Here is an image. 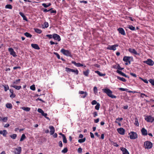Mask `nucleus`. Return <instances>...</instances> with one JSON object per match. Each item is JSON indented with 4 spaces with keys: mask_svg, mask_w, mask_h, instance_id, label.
Instances as JSON below:
<instances>
[{
    "mask_svg": "<svg viewBox=\"0 0 154 154\" xmlns=\"http://www.w3.org/2000/svg\"><path fill=\"white\" fill-rule=\"evenodd\" d=\"M139 78L140 79H141L142 81H143L145 83H148V81L146 79H143V78H141L140 77Z\"/></svg>",
    "mask_w": 154,
    "mask_h": 154,
    "instance_id": "obj_49",
    "label": "nucleus"
},
{
    "mask_svg": "<svg viewBox=\"0 0 154 154\" xmlns=\"http://www.w3.org/2000/svg\"><path fill=\"white\" fill-rule=\"evenodd\" d=\"M7 134L8 132L6 130H4L3 131H0V134H2L3 136L4 137H6Z\"/></svg>",
    "mask_w": 154,
    "mask_h": 154,
    "instance_id": "obj_20",
    "label": "nucleus"
},
{
    "mask_svg": "<svg viewBox=\"0 0 154 154\" xmlns=\"http://www.w3.org/2000/svg\"><path fill=\"white\" fill-rule=\"evenodd\" d=\"M42 115L43 116H44L47 119H48L49 120H50V119L48 117H47V113H45L44 112L43 113V114Z\"/></svg>",
    "mask_w": 154,
    "mask_h": 154,
    "instance_id": "obj_44",
    "label": "nucleus"
},
{
    "mask_svg": "<svg viewBox=\"0 0 154 154\" xmlns=\"http://www.w3.org/2000/svg\"><path fill=\"white\" fill-rule=\"evenodd\" d=\"M103 91L104 93H106L107 95L109 97L112 98H116V97L112 94V91L109 89L106 88L104 89H103Z\"/></svg>",
    "mask_w": 154,
    "mask_h": 154,
    "instance_id": "obj_2",
    "label": "nucleus"
},
{
    "mask_svg": "<svg viewBox=\"0 0 154 154\" xmlns=\"http://www.w3.org/2000/svg\"><path fill=\"white\" fill-rule=\"evenodd\" d=\"M53 9V8H51V9H50L49 10H48L46 8H42V11L44 12H48L49 11H50L51 10H52Z\"/></svg>",
    "mask_w": 154,
    "mask_h": 154,
    "instance_id": "obj_38",
    "label": "nucleus"
},
{
    "mask_svg": "<svg viewBox=\"0 0 154 154\" xmlns=\"http://www.w3.org/2000/svg\"><path fill=\"white\" fill-rule=\"evenodd\" d=\"M119 32L122 35H125V33L124 29H118Z\"/></svg>",
    "mask_w": 154,
    "mask_h": 154,
    "instance_id": "obj_25",
    "label": "nucleus"
},
{
    "mask_svg": "<svg viewBox=\"0 0 154 154\" xmlns=\"http://www.w3.org/2000/svg\"><path fill=\"white\" fill-rule=\"evenodd\" d=\"M141 132L143 135L146 136L148 134L147 130L144 128H143L141 130Z\"/></svg>",
    "mask_w": 154,
    "mask_h": 154,
    "instance_id": "obj_16",
    "label": "nucleus"
},
{
    "mask_svg": "<svg viewBox=\"0 0 154 154\" xmlns=\"http://www.w3.org/2000/svg\"><path fill=\"white\" fill-rule=\"evenodd\" d=\"M5 8L9 9H12V6L11 5H7L5 6Z\"/></svg>",
    "mask_w": 154,
    "mask_h": 154,
    "instance_id": "obj_36",
    "label": "nucleus"
},
{
    "mask_svg": "<svg viewBox=\"0 0 154 154\" xmlns=\"http://www.w3.org/2000/svg\"><path fill=\"white\" fill-rule=\"evenodd\" d=\"M24 35L27 37L31 38L32 37V35L27 32H26L24 33Z\"/></svg>",
    "mask_w": 154,
    "mask_h": 154,
    "instance_id": "obj_28",
    "label": "nucleus"
},
{
    "mask_svg": "<svg viewBox=\"0 0 154 154\" xmlns=\"http://www.w3.org/2000/svg\"><path fill=\"white\" fill-rule=\"evenodd\" d=\"M20 79H18L16 80L15 81H14L13 83V84H15L17 85L20 82Z\"/></svg>",
    "mask_w": 154,
    "mask_h": 154,
    "instance_id": "obj_40",
    "label": "nucleus"
},
{
    "mask_svg": "<svg viewBox=\"0 0 154 154\" xmlns=\"http://www.w3.org/2000/svg\"><path fill=\"white\" fill-rule=\"evenodd\" d=\"M123 60L126 63H125L126 65L130 64L131 61H133V57H132L124 56L123 59Z\"/></svg>",
    "mask_w": 154,
    "mask_h": 154,
    "instance_id": "obj_4",
    "label": "nucleus"
},
{
    "mask_svg": "<svg viewBox=\"0 0 154 154\" xmlns=\"http://www.w3.org/2000/svg\"><path fill=\"white\" fill-rule=\"evenodd\" d=\"M11 86L15 88L17 90H20L21 88V86L20 85L17 86L14 85H11Z\"/></svg>",
    "mask_w": 154,
    "mask_h": 154,
    "instance_id": "obj_23",
    "label": "nucleus"
},
{
    "mask_svg": "<svg viewBox=\"0 0 154 154\" xmlns=\"http://www.w3.org/2000/svg\"><path fill=\"white\" fill-rule=\"evenodd\" d=\"M79 93L81 94H84V95H83L81 97L83 98H85L88 95V94L86 92H85L82 91H79Z\"/></svg>",
    "mask_w": 154,
    "mask_h": 154,
    "instance_id": "obj_18",
    "label": "nucleus"
},
{
    "mask_svg": "<svg viewBox=\"0 0 154 154\" xmlns=\"http://www.w3.org/2000/svg\"><path fill=\"white\" fill-rule=\"evenodd\" d=\"M120 149L122 152L123 154H129V153L127 149L125 148L121 147Z\"/></svg>",
    "mask_w": 154,
    "mask_h": 154,
    "instance_id": "obj_15",
    "label": "nucleus"
},
{
    "mask_svg": "<svg viewBox=\"0 0 154 154\" xmlns=\"http://www.w3.org/2000/svg\"><path fill=\"white\" fill-rule=\"evenodd\" d=\"M149 82L152 85L154 86V79H150Z\"/></svg>",
    "mask_w": 154,
    "mask_h": 154,
    "instance_id": "obj_47",
    "label": "nucleus"
},
{
    "mask_svg": "<svg viewBox=\"0 0 154 154\" xmlns=\"http://www.w3.org/2000/svg\"><path fill=\"white\" fill-rule=\"evenodd\" d=\"M4 87V90L5 91H6L9 89V87L8 85H3Z\"/></svg>",
    "mask_w": 154,
    "mask_h": 154,
    "instance_id": "obj_37",
    "label": "nucleus"
},
{
    "mask_svg": "<svg viewBox=\"0 0 154 154\" xmlns=\"http://www.w3.org/2000/svg\"><path fill=\"white\" fill-rule=\"evenodd\" d=\"M59 146L61 147L63 146V144L61 141H59Z\"/></svg>",
    "mask_w": 154,
    "mask_h": 154,
    "instance_id": "obj_63",
    "label": "nucleus"
},
{
    "mask_svg": "<svg viewBox=\"0 0 154 154\" xmlns=\"http://www.w3.org/2000/svg\"><path fill=\"white\" fill-rule=\"evenodd\" d=\"M145 119L148 122L152 123L154 121V118L151 116H147L145 118Z\"/></svg>",
    "mask_w": 154,
    "mask_h": 154,
    "instance_id": "obj_7",
    "label": "nucleus"
},
{
    "mask_svg": "<svg viewBox=\"0 0 154 154\" xmlns=\"http://www.w3.org/2000/svg\"><path fill=\"white\" fill-rule=\"evenodd\" d=\"M37 111L41 113V114L42 115L43 114V113L44 112L43 111L42 109H40V108H38V109Z\"/></svg>",
    "mask_w": 154,
    "mask_h": 154,
    "instance_id": "obj_45",
    "label": "nucleus"
},
{
    "mask_svg": "<svg viewBox=\"0 0 154 154\" xmlns=\"http://www.w3.org/2000/svg\"><path fill=\"white\" fill-rule=\"evenodd\" d=\"M30 89L33 91H35V85L33 84L30 87Z\"/></svg>",
    "mask_w": 154,
    "mask_h": 154,
    "instance_id": "obj_43",
    "label": "nucleus"
},
{
    "mask_svg": "<svg viewBox=\"0 0 154 154\" xmlns=\"http://www.w3.org/2000/svg\"><path fill=\"white\" fill-rule=\"evenodd\" d=\"M14 151L13 152L14 154H20L21 152L22 149L21 147H18L14 148Z\"/></svg>",
    "mask_w": 154,
    "mask_h": 154,
    "instance_id": "obj_9",
    "label": "nucleus"
},
{
    "mask_svg": "<svg viewBox=\"0 0 154 154\" xmlns=\"http://www.w3.org/2000/svg\"><path fill=\"white\" fill-rule=\"evenodd\" d=\"M71 72H74L76 75H78L79 74V71L77 69H71Z\"/></svg>",
    "mask_w": 154,
    "mask_h": 154,
    "instance_id": "obj_34",
    "label": "nucleus"
},
{
    "mask_svg": "<svg viewBox=\"0 0 154 154\" xmlns=\"http://www.w3.org/2000/svg\"><path fill=\"white\" fill-rule=\"evenodd\" d=\"M35 32L39 34H40L42 32V31L41 29H35Z\"/></svg>",
    "mask_w": 154,
    "mask_h": 154,
    "instance_id": "obj_52",
    "label": "nucleus"
},
{
    "mask_svg": "<svg viewBox=\"0 0 154 154\" xmlns=\"http://www.w3.org/2000/svg\"><path fill=\"white\" fill-rule=\"evenodd\" d=\"M15 94L14 93L11 94L10 95V97L12 98H13L15 97Z\"/></svg>",
    "mask_w": 154,
    "mask_h": 154,
    "instance_id": "obj_64",
    "label": "nucleus"
},
{
    "mask_svg": "<svg viewBox=\"0 0 154 154\" xmlns=\"http://www.w3.org/2000/svg\"><path fill=\"white\" fill-rule=\"evenodd\" d=\"M143 63L150 66H152L154 64V62L150 59H149L146 60L144 61Z\"/></svg>",
    "mask_w": 154,
    "mask_h": 154,
    "instance_id": "obj_8",
    "label": "nucleus"
},
{
    "mask_svg": "<svg viewBox=\"0 0 154 154\" xmlns=\"http://www.w3.org/2000/svg\"><path fill=\"white\" fill-rule=\"evenodd\" d=\"M89 71L88 69L85 71H83V73L84 75L86 76H88V74L89 73Z\"/></svg>",
    "mask_w": 154,
    "mask_h": 154,
    "instance_id": "obj_32",
    "label": "nucleus"
},
{
    "mask_svg": "<svg viewBox=\"0 0 154 154\" xmlns=\"http://www.w3.org/2000/svg\"><path fill=\"white\" fill-rule=\"evenodd\" d=\"M49 26L48 23L47 22H45L44 23L43 28H47Z\"/></svg>",
    "mask_w": 154,
    "mask_h": 154,
    "instance_id": "obj_39",
    "label": "nucleus"
},
{
    "mask_svg": "<svg viewBox=\"0 0 154 154\" xmlns=\"http://www.w3.org/2000/svg\"><path fill=\"white\" fill-rule=\"evenodd\" d=\"M53 38L59 42L61 40V38L60 35L54 33L53 34Z\"/></svg>",
    "mask_w": 154,
    "mask_h": 154,
    "instance_id": "obj_12",
    "label": "nucleus"
},
{
    "mask_svg": "<svg viewBox=\"0 0 154 154\" xmlns=\"http://www.w3.org/2000/svg\"><path fill=\"white\" fill-rule=\"evenodd\" d=\"M31 45L33 48L37 50L40 49L38 45L37 44H31Z\"/></svg>",
    "mask_w": 154,
    "mask_h": 154,
    "instance_id": "obj_21",
    "label": "nucleus"
},
{
    "mask_svg": "<svg viewBox=\"0 0 154 154\" xmlns=\"http://www.w3.org/2000/svg\"><path fill=\"white\" fill-rule=\"evenodd\" d=\"M49 128L50 129V133L51 135H53L54 134L55 129L53 126H50Z\"/></svg>",
    "mask_w": 154,
    "mask_h": 154,
    "instance_id": "obj_19",
    "label": "nucleus"
},
{
    "mask_svg": "<svg viewBox=\"0 0 154 154\" xmlns=\"http://www.w3.org/2000/svg\"><path fill=\"white\" fill-rule=\"evenodd\" d=\"M134 120L135 122L134 123V124L136 126H139V123L138 122L137 119V118H135Z\"/></svg>",
    "mask_w": 154,
    "mask_h": 154,
    "instance_id": "obj_29",
    "label": "nucleus"
},
{
    "mask_svg": "<svg viewBox=\"0 0 154 154\" xmlns=\"http://www.w3.org/2000/svg\"><path fill=\"white\" fill-rule=\"evenodd\" d=\"M93 116L94 117H95L97 116V112H94L93 113Z\"/></svg>",
    "mask_w": 154,
    "mask_h": 154,
    "instance_id": "obj_61",
    "label": "nucleus"
},
{
    "mask_svg": "<svg viewBox=\"0 0 154 154\" xmlns=\"http://www.w3.org/2000/svg\"><path fill=\"white\" fill-rule=\"evenodd\" d=\"M103 91L104 93H106L107 95L109 97L112 98H116V97L112 94V91L109 89L106 88L104 89H103Z\"/></svg>",
    "mask_w": 154,
    "mask_h": 154,
    "instance_id": "obj_1",
    "label": "nucleus"
},
{
    "mask_svg": "<svg viewBox=\"0 0 154 154\" xmlns=\"http://www.w3.org/2000/svg\"><path fill=\"white\" fill-rule=\"evenodd\" d=\"M117 131L120 134L123 135L125 134V130L123 128H120L117 129Z\"/></svg>",
    "mask_w": 154,
    "mask_h": 154,
    "instance_id": "obj_13",
    "label": "nucleus"
},
{
    "mask_svg": "<svg viewBox=\"0 0 154 154\" xmlns=\"http://www.w3.org/2000/svg\"><path fill=\"white\" fill-rule=\"evenodd\" d=\"M95 72L97 73L100 76H102L105 75V74H102L99 71H96Z\"/></svg>",
    "mask_w": 154,
    "mask_h": 154,
    "instance_id": "obj_26",
    "label": "nucleus"
},
{
    "mask_svg": "<svg viewBox=\"0 0 154 154\" xmlns=\"http://www.w3.org/2000/svg\"><path fill=\"white\" fill-rule=\"evenodd\" d=\"M119 89L120 90L122 91H126L128 90L126 88H119Z\"/></svg>",
    "mask_w": 154,
    "mask_h": 154,
    "instance_id": "obj_58",
    "label": "nucleus"
},
{
    "mask_svg": "<svg viewBox=\"0 0 154 154\" xmlns=\"http://www.w3.org/2000/svg\"><path fill=\"white\" fill-rule=\"evenodd\" d=\"M145 96L146 97H147L148 96L147 95H146L145 94H143V93H141V95H140V97H142V98H144V96Z\"/></svg>",
    "mask_w": 154,
    "mask_h": 154,
    "instance_id": "obj_62",
    "label": "nucleus"
},
{
    "mask_svg": "<svg viewBox=\"0 0 154 154\" xmlns=\"http://www.w3.org/2000/svg\"><path fill=\"white\" fill-rule=\"evenodd\" d=\"M117 78L118 79L122 81V82H125L126 81V80L123 77H121L119 76H118L117 77Z\"/></svg>",
    "mask_w": 154,
    "mask_h": 154,
    "instance_id": "obj_31",
    "label": "nucleus"
},
{
    "mask_svg": "<svg viewBox=\"0 0 154 154\" xmlns=\"http://www.w3.org/2000/svg\"><path fill=\"white\" fill-rule=\"evenodd\" d=\"M8 118L7 117H3L2 118V120L3 122H6L8 120Z\"/></svg>",
    "mask_w": 154,
    "mask_h": 154,
    "instance_id": "obj_51",
    "label": "nucleus"
},
{
    "mask_svg": "<svg viewBox=\"0 0 154 154\" xmlns=\"http://www.w3.org/2000/svg\"><path fill=\"white\" fill-rule=\"evenodd\" d=\"M26 138V137L24 134H23L20 138V141H23Z\"/></svg>",
    "mask_w": 154,
    "mask_h": 154,
    "instance_id": "obj_30",
    "label": "nucleus"
},
{
    "mask_svg": "<svg viewBox=\"0 0 154 154\" xmlns=\"http://www.w3.org/2000/svg\"><path fill=\"white\" fill-rule=\"evenodd\" d=\"M71 69L68 68V67H66L65 68V70L66 72H70L71 71Z\"/></svg>",
    "mask_w": 154,
    "mask_h": 154,
    "instance_id": "obj_48",
    "label": "nucleus"
},
{
    "mask_svg": "<svg viewBox=\"0 0 154 154\" xmlns=\"http://www.w3.org/2000/svg\"><path fill=\"white\" fill-rule=\"evenodd\" d=\"M10 137L12 139H15L17 137V135L15 134H14L12 135H11Z\"/></svg>",
    "mask_w": 154,
    "mask_h": 154,
    "instance_id": "obj_41",
    "label": "nucleus"
},
{
    "mask_svg": "<svg viewBox=\"0 0 154 154\" xmlns=\"http://www.w3.org/2000/svg\"><path fill=\"white\" fill-rule=\"evenodd\" d=\"M100 104L99 103H97L96 104V105L95 106V108L96 109L98 110L100 109Z\"/></svg>",
    "mask_w": 154,
    "mask_h": 154,
    "instance_id": "obj_35",
    "label": "nucleus"
},
{
    "mask_svg": "<svg viewBox=\"0 0 154 154\" xmlns=\"http://www.w3.org/2000/svg\"><path fill=\"white\" fill-rule=\"evenodd\" d=\"M54 54H55L56 56L57 57V58L58 59H60V55L58 54V53L57 52H54Z\"/></svg>",
    "mask_w": 154,
    "mask_h": 154,
    "instance_id": "obj_54",
    "label": "nucleus"
},
{
    "mask_svg": "<svg viewBox=\"0 0 154 154\" xmlns=\"http://www.w3.org/2000/svg\"><path fill=\"white\" fill-rule=\"evenodd\" d=\"M93 90L94 93L96 94V93H97V87L96 86L94 87Z\"/></svg>",
    "mask_w": 154,
    "mask_h": 154,
    "instance_id": "obj_46",
    "label": "nucleus"
},
{
    "mask_svg": "<svg viewBox=\"0 0 154 154\" xmlns=\"http://www.w3.org/2000/svg\"><path fill=\"white\" fill-rule=\"evenodd\" d=\"M21 109L26 112L29 111L30 110V108L28 107H25L24 106L21 107Z\"/></svg>",
    "mask_w": 154,
    "mask_h": 154,
    "instance_id": "obj_24",
    "label": "nucleus"
},
{
    "mask_svg": "<svg viewBox=\"0 0 154 154\" xmlns=\"http://www.w3.org/2000/svg\"><path fill=\"white\" fill-rule=\"evenodd\" d=\"M128 51L131 53L133 54L136 55H139L137 51L134 49L129 48L128 49Z\"/></svg>",
    "mask_w": 154,
    "mask_h": 154,
    "instance_id": "obj_14",
    "label": "nucleus"
},
{
    "mask_svg": "<svg viewBox=\"0 0 154 154\" xmlns=\"http://www.w3.org/2000/svg\"><path fill=\"white\" fill-rule=\"evenodd\" d=\"M82 149L81 147H79L78 149V152L79 153H81L82 152Z\"/></svg>",
    "mask_w": 154,
    "mask_h": 154,
    "instance_id": "obj_57",
    "label": "nucleus"
},
{
    "mask_svg": "<svg viewBox=\"0 0 154 154\" xmlns=\"http://www.w3.org/2000/svg\"><path fill=\"white\" fill-rule=\"evenodd\" d=\"M86 140L85 137H84L83 139H79L78 140V142L79 143H82L85 141Z\"/></svg>",
    "mask_w": 154,
    "mask_h": 154,
    "instance_id": "obj_33",
    "label": "nucleus"
},
{
    "mask_svg": "<svg viewBox=\"0 0 154 154\" xmlns=\"http://www.w3.org/2000/svg\"><path fill=\"white\" fill-rule=\"evenodd\" d=\"M63 142L65 143H66L67 142V141L65 136H63Z\"/></svg>",
    "mask_w": 154,
    "mask_h": 154,
    "instance_id": "obj_50",
    "label": "nucleus"
},
{
    "mask_svg": "<svg viewBox=\"0 0 154 154\" xmlns=\"http://www.w3.org/2000/svg\"><path fill=\"white\" fill-rule=\"evenodd\" d=\"M98 103L95 100H93L91 102V104L92 105H94L95 104H97Z\"/></svg>",
    "mask_w": 154,
    "mask_h": 154,
    "instance_id": "obj_55",
    "label": "nucleus"
},
{
    "mask_svg": "<svg viewBox=\"0 0 154 154\" xmlns=\"http://www.w3.org/2000/svg\"><path fill=\"white\" fill-rule=\"evenodd\" d=\"M46 36L49 38V39H51L53 38V35L49 34L46 35Z\"/></svg>",
    "mask_w": 154,
    "mask_h": 154,
    "instance_id": "obj_56",
    "label": "nucleus"
},
{
    "mask_svg": "<svg viewBox=\"0 0 154 154\" xmlns=\"http://www.w3.org/2000/svg\"><path fill=\"white\" fill-rule=\"evenodd\" d=\"M19 14H20V15L22 17H23V19L24 20H26V21H27V18L26 17V16L24 15V14H23V13L21 12H20L19 13Z\"/></svg>",
    "mask_w": 154,
    "mask_h": 154,
    "instance_id": "obj_22",
    "label": "nucleus"
},
{
    "mask_svg": "<svg viewBox=\"0 0 154 154\" xmlns=\"http://www.w3.org/2000/svg\"><path fill=\"white\" fill-rule=\"evenodd\" d=\"M123 120V119L122 118H117L116 119V121H122Z\"/></svg>",
    "mask_w": 154,
    "mask_h": 154,
    "instance_id": "obj_59",
    "label": "nucleus"
},
{
    "mask_svg": "<svg viewBox=\"0 0 154 154\" xmlns=\"http://www.w3.org/2000/svg\"><path fill=\"white\" fill-rule=\"evenodd\" d=\"M6 106L7 108L11 109L12 108V106L11 103H8L6 105Z\"/></svg>",
    "mask_w": 154,
    "mask_h": 154,
    "instance_id": "obj_27",
    "label": "nucleus"
},
{
    "mask_svg": "<svg viewBox=\"0 0 154 154\" xmlns=\"http://www.w3.org/2000/svg\"><path fill=\"white\" fill-rule=\"evenodd\" d=\"M72 63L74 64L75 66L77 67H81L83 66V65L82 64H81L80 63H76L75 61H72L71 62Z\"/></svg>",
    "mask_w": 154,
    "mask_h": 154,
    "instance_id": "obj_17",
    "label": "nucleus"
},
{
    "mask_svg": "<svg viewBox=\"0 0 154 154\" xmlns=\"http://www.w3.org/2000/svg\"><path fill=\"white\" fill-rule=\"evenodd\" d=\"M68 151V149L67 147L64 148V149L62 150V152L63 153H66Z\"/></svg>",
    "mask_w": 154,
    "mask_h": 154,
    "instance_id": "obj_42",
    "label": "nucleus"
},
{
    "mask_svg": "<svg viewBox=\"0 0 154 154\" xmlns=\"http://www.w3.org/2000/svg\"><path fill=\"white\" fill-rule=\"evenodd\" d=\"M127 28L129 29H135V28L132 25H128L127 26Z\"/></svg>",
    "mask_w": 154,
    "mask_h": 154,
    "instance_id": "obj_53",
    "label": "nucleus"
},
{
    "mask_svg": "<svg viewBox=\"0 0 154 154\" xmlns=\"http://www.w3.org/2000/svg\"><path fill=\"white\" fill-rule=\"evenodd\" d=\"M152 143L150 141H146L144 142L143 147L145 149H150L152 148Z\"/></svg>",
    "mask_w": 154,
    "mask_h": 154,
    "instance_id": "obj_5",
    "label": "nucleus"
},
{
    "mask_svg": "<svg viewBox=\"0 0 154 154\" xmlns=\"http://www.w3.org/2000/svg\"><path fill=\"white\" fill-rule=\"evenodd\" d=\"M117 69L120 70H122L124 69V68L121 67L120 65H119L117 66Z\"/></svg>",
    "mask_w": 154,
    "mask_h": 154,
    "instance_id": "obj_60",
    "label": "nucleus"
},
{
    "mask_svg": "<svg viewBox=\"0 0 154 154\" xmlns=\"http://www.w3.org/2000/svg\"><path fill=\"white\" fill-rule=\"evenodd\" d=\"M118 46V45H109L107 48L108 49L111 50L115 51L116 50V48Z\"/></svg>",
    "mask_w": 154,
    "mask_h": 154,
    "instance_id": "obj_11",
    "label": "nucleus"
},
{
    "mask_svg": "<svg viewBox=\"0 0 154 154\" xmlns=\"http://www.w3.org/2000/svg\"><path fill=\"white\" fill-rule=\"evenodd\" d=\"M130 138L131 139H135L137 138L138 136L136 133L133 131H131L129 133Z\"/></svg>",
    "mask_w": 154,
    "mask_h": 154,
    "instance_id": "obj_6",
    "label": "nucleus"
},
{
    "mask_svg": "<svg viewBox=\"0 0 154 154\" xmlns=\"http://www.w3.org/2000/svg\"><path fill=\"white\" fill-rule=\"evenodd\" d=\"M8 51L10 53V54L12 55L14 57H16L17 56V55L16 54L15 52L12 48H9L8 49Z\"/></svg>",
    "mask_w": 154,
    "mask_h": 154,
    "instance_id": "obj_10",
    "label": "nucleus"
},
{
    "mask_svg": "<svg viewBox=\"0 0 154 154\" xmlns=\"http://www.w3.org/2000/svg\"><path fill=\"white\" fill-rule=\"evenodd\" d=\"M60 52L64 55L67 56L72 57L71 51H70L65 50L64 48H62L60 50Z\"/></svg>",
    "mask_w": 154,
    "mask_h": 154,
    "instance_id": "obj_3",
    "label": "nucleus"
}]
</instances>
